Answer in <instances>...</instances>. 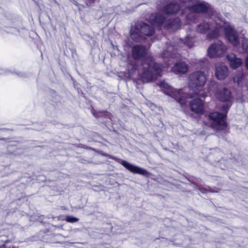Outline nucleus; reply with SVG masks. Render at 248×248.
<instances>
[{"label":"nucleus","instance_id":"1","mask_svg":"<svg viewBox=\"0 0 248 248\" xmlns=\"http://www.w3.org/2000/svg\"><path fill=\"white\" fill-rule=\"evenodd\" d=\"M159 86L163 88L164 93L174 98L182 107L185 106L189 102V107L192 111L196 113H202L203 111V101L197 94L186 93L183 90H176L170 86L165 81L160 82ZM203 98L204 97H203Z\"/></svg>","mask_w":248,"mask_h":248},{"label":"nucleus","instance_id":"2","mask_svg":"<svg viewBox=\"0 0 248 248\" xmlns=\"http://www.w3.org/2000/svg\"><path fill=\"white\" fill-rule=\"evenodd\" d=\"M163 66L155 62L151 59L147 58L138 66L137 63L128 66L130 76L138 74L144 82H148L157 79L161 76Z\"/></svg>","mask_w":248,"mask_h":248},{"label":"nucleus","instance_id":"3","mask_svg":"<svg viewBox=\"0 0 248 248\" xmlns=\"http://www.w3.org/2000/svg\"><path fill=\"white\" fill-rule=\"evenodd\" d=\"M189 85L194 87L195 94L200 97H205L209 91V89L205 90L203 87L207 80V77L204 72L197 71L191 74L189 76Z\"/></svg>","mask_w":248,"mask_h":248},{"label":"nucleus","instance_id":"4","mask_svg":"<svg viewBox=\"0 0 248 248\" xmlns=\"http://www.w3.org/2000/svg\"><path fill=\"white\" fill-rule=\"evenodd\" d=\"M181 4L188 9L190 12L186 16V18L190 21L195 19L196 13L206 12L208 8L207 4L197 0H179Z\"/></svg>","mask_w":248,"mask_h":248},{"label":"nucleus","instance_id":"5","mask_svg":"<svg viewBox=\"0 0 248 248\" xmlns=\"http://www.w3.org/2000/svg\"><path fill=\"white\" fill-rule=\"evenodd\" d=\"M226 37L229 42L234 46L239 44L240 40L242 43V47L244 50L243 52L248 53V40L240 36L237 31L234 29V27L227 25L224 28Z\"/></svg>","mask_w":248,"mask_h":248},{"label":"nucleus","instance_id":"6","mask_svg":"<svg viewBox=\"0 0 248 248\" xmlns=\"http://www.w3.org/2000/svg\"><path fill=\"white\" fill-rule=\"evenodd\" d=\"M196 30L198 33L201 34H205L209 31L206 35V39L208 40H212L219 36L223 28L220 25H216L215 26L213 24L204 21L197 26Z\"/></svg>","mask_w":248,"mask_h":248},{"label":"nucleus","instance_id":"7","mask_svg":"<svg viewBox=\"0 0 248 248\" xmlns=\"http://www.w3.org/2000/svg\"><path fill=\"white\" fill-rule=\"evenodd\" d=\"M230 106V105L228 103L222 106L221 109L223 113L214 112L209 114V118L213 121V123L212 124V126L213 128L217 130H223L226 128L225 118Z\"/></svg>","mask_w":248,"mask_h":248},{"label":"nucleus","instance_id":"8","mask_svg":"<svg viewBox=\"0 0 248 248\" xmlns=\"http://www.w3.org/2000/svg\"><path fill=\"white\" fill-rule=\"evenodd\" d=\"M226 46L218 41L211 45L208 49V55L210 58L222 56L227 50Z\"/></svg>","mask_w":248,"mask_h":248},{"label":"nucleus","instance_id":"9","mask_svg":"<svg viewBox=\"0 0 248 248\" xmlns=\"http://www.w3.org/2000/svg\"><path fill=\"white\" fill-rule=\"evenodd\" d=\"M109 158H112L119 162L131 172L141 174L144 176L147 175L148 174V172L146 170L139 167L133 165L125 160H121L114 156H110Z\"/></svg>","mask_w":248,"mask_h":248},{"label":"nucleus","instance_id":"10","mask_svg":"<svg viewBox=\"0 0 248 248\" xmlns=\"http://www.w3.org/2000/svg\"><path fill=\"white\" fill-rule=\"evenodd\" d=\"M228 74V68L225 64L217 62L215 64V76L218 79H224L227 77Z\"/></svg>","mask_w":248,"mask_h":248},{"label":"nucleus","instance_id":"11","mask_svg":"<svg viewBox=\"0 0 248 248\" xmlns=\"http://www.w3.org/2000/svg\"><path fill=\"white\" fill-rule=\"evenodd\" d=\"M216 95L218 99L222 102H229L232 98L230 91L226 88H218Z\"/></svg>","mask_w":248,"mask_h":248},{"label":"nucleus","instance_id":"12","mask_svg":"<svg viewBox=\"0 0 248 248\" xmlns=\"http://www.w3.org/2000/svg\"><path fill=\"white\" fill-rule=\"evenodd\" d=\"M138 29L140 30L142 35L146 38V36H150L152 35L154 32L155 30L154 28L149 25L140 22L138 23L137 25Z\"/></svg>","mask_w":248,"mask_h":248},{"label":"nucleus","instance_id":"13","mask_svg":"<svg viewBox=\"0 0 248 248\" xmlns=\"http://www.w3.org/2000/svg\"><path fill=\"white\" fill-rule=\"evenodd\" d=\"M147 54L146 48L140 45H136L132 48V54L135 59H139L144 57Z\"/></svg>","mask_w":248,"mask_h":248},{"label":"nucleus","instance_id":"14","mask_svg":"<svg viewBox=\"0 0 248 248\" xmlns=\"http://www.w3.org/2000/svg\"><path fill=\"white\" fill-rule=\"evenodd\" d=\"M227 59L229 62L231 67L232 69H236L240 67L243 63V61L237 57L234 53L229 54L227 56Z\"/></svg>","mask_w":248,"mask_h":248},{"label":"nucleus","instance_id":"15","mask_svg":"<svg viewBox=\"0 0 248 248\" xmlns=\"http://www.w3.org/2000/svg\"><path fill=\"white\" fill-rule=\"evenodd\" d=\"M166 18L161 13L152 14L148 20L153 25L160 26L164 22Z\"/></svg>","mask_w":248,"mask_h":248},{"label":"nucleus","instance_id":"16","mask_svg":"<svg viewBox=\"0 0 248 248\" xmlns=\"http://www.w3.org/2000/svg\"><path fill=\"white\" fill-rule=\"evenodd\" d=\"M188 70V65L184 62H179L175 64L172 67L171 70L176 74L186 73Z\"/></svg>","mask_w":248,"mask_h":248},{"label":"nucleus","instance_id":"17","mask_svg":"<svg viewBox=\"0 0 248 248\" xmlns=\"http://www.w3.org/2000/svg\"><path fill=\"white\" fill-rule=\"evenodd\" d=\"M180 25V19L178 17L169 19L165 23V26L167 29H171L173 31L178 29Z\"/></svg>","mask_w":248,"mask_h":248},{"label":"nucleus","instance_id":"18","mask_svg":"<svg viewBox=\"0 0 248 248\" xmlns=\"http://www.w3.org/2000/svg\"><path fill=\"white\" fill-rule=\"evenodd\" d=\"M162 57L167 58H178L179 57L177 54V50L171 45L167 46V48L162 53Z\"/></svg>","mask_w":248,"mask_h":248},{"label":"nucleus","instance_id":"19","mask_svg":"<svg viewBox=\"0 0 248 248\" xmlns=\"http://www.w3.org/2000/svg\"><path fill=\"white\" fill-rule=\"evenodd\" d=\"M180 9L179 4L177 3H170L168 4L164 9V12L167 14H174L177 13Z\"/></svg>","mask_w":248,"mask_h":248},{"label":"nucleus","instance_id":"20","mask_svg":"<svg viewBox=\"0 0 248 248\" xmlns=\"http://www.w3.org/2000/svg\"><path fill=\"white\" fill-rule=\"evenodd\" d=\"M130 37L136 42H140L145 39V36L140 33L137 25L134 29H131Z\"/></svg>","mask_w":248,"mask_h":248},{"label":"nucleus","instance_id":"21","mask_svg":"<svg viewBox=\"0 0 248 248\" xmlns=\"http://www.w3.org/2000/svg\"><path fill=\"white\" fill-rule=\"evenodd\" d=\"M184 44L189 48H191L194 46L193 39L191 36H187L184 41Z\"/></svg>","mask_w":248,"mask_h":248},{"label":"nucleus","instance_id":"22","mask_svg":"<svg viewBox=\"0 0 248 248\" xmlns=\"http://www.w3.org/2000/svg\"><path fill=\"white\" fill-rule=\"evenodd\" d=\"M65 219L67 222H70V223L76 222L78 221V218H77V217H74L72 216H66Z\"/></svg>","mask_w":248,"mask_h":248},{"label":"nucleus","instance_id":"23","mask_svg":"<svg viewBox=\"0 0 248 248\" xmlns=\"http://www.w3.org/2000/svg\"><path fill=\"white\" fill-rule=\"evenodd\" d=\"M198 189L202 193H206L207 192L211 191L213 192V191L211 190L210 187H204L202 186H199Z\"/></svg>","mask_w":248,"mask_h":248},{"label":"nucleus","instance_id":"24","mask_svg":"<svg viewBox=\"0 0 248 248\" xmlns=\"http://www.w3.org/2000/svg\"><path fill=\"white\" fill-rule=\"evenodd\" d=\"M92 113L96 117H98L101 116L104 113V112H99V114L95 113L94 110H92Z\"/></svg>","mask_w":248,"mask_h":248},{"label":"nucleus","instance_id":"25","mask_svg":"<svg viewBox=\"0 0 248 248\" xmlns=\"http://www.w3.org/2000/svg\"><path fill=\"white\" fill-rule=\"evenodd\" d=\"M200 62H203V63H206V62H207V59H206L204 58V59H202V60H200Z\"/></svg>","mask_w":248,"mask_h":248},{"label":"nucleus","instance_id":"26","mask_svg":"<svg viewBox=\"0 0 248 248\" xmlns=\"http://www.w3.org/2000/svg\"><path fill=\"white\" fill-rule=\"evenodd\" d=\"M245 63H246V66L247 67V68L248 69V57L246 59Z\"/></svg>","mask_w":248,"mask_h":248},{"label":"nucleus","instance_id":"27","mask_svg":"<svg viewBox=\"0 0 248 248\" xmlns=\"http://www.w3.org/2000/svg\"><path fill=\"white\" fill-rule=\"evenodd\" d=\"M4 72V71L2 70V69H0V74H3Z\"/></svg>","mask_w":248,"mask_h":248},{"label":"nucleus","instance_id":"28","mask_svg":"<svg viewBox=\"0 0 248 248\" xmlns=\"http://www.w3.org/2000/svg\"><path fill=\"white\" fill-rule=\"evenodd\" d=\"M210 84H212V85H214V84H216V82L215 81H213L211 82Z\"/></svg>","mask_w":248,"mask_h":248}]
</instances>
